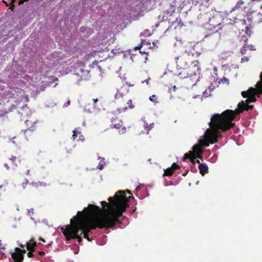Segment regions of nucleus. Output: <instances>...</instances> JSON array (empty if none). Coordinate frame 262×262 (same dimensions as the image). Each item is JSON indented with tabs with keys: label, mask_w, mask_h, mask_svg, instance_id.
Here are the masks:
<instances>
[{
	"label": "nucleus",
	"mask_w": 262,
	"mask_h": 262,
	"mask_svg": "<svg viewBox=\"0 0 262 262\" xmlns=\"http://www.w3.org/2000/svg\"><path fill=\"white\" fill-rule=\"evenodd\" d=\"M111 205L109 206V210H105V213L101 216H99L101 212L100 208L97 206L90 204L88 208L83 210L86 215H92L95 217L94 219L82 218L83 213L78 211V221L74 222V220L76 219V217L71 220L72 224L68 228L63 231V233L67 240L71 238H76L78 242L80 243L82 241L81 237L78 235L79 230H82L80 234H83V237L88 241L91 239L89 238L88 233L91 230L95 229L96 227L100 228H112L116 222H120V217H124L122 213L126 210L127 203L128 201L127 197L121 194L118 195L116 194L115 198L110 197L108 199Z\"/></svg>",
	"instance_id": "f257e3e1"
},
{
	"label": "nucleus",
	"mask_w": 262,
	"mask_h": 262,
	"mask_svg": "<svg viewBox=\"0 0 262 262\" xmlns=\"http://www.w3.org/2000/svg\"><path fill=\"white\" fill-rule=\"evenodd\" d=\"M249 103H245L244 101H242L238 104L237 108L234 111L231 110H227L223 112L221 115H217L216 118H217V121H221L223 123H225L226 124V129L231 128L233 127L235 123H232L235 118L236 115L242 113L244 110L249 111L253 108V105H250ZM225 125V124H224Z\"/></svg>",
	"instance_id": "f03ea898"
},
{
	"label": "nucleus",
	"mask_w": 262,
	"mask_h": 262,
	"mask_svg": "<svg viewBox=\"0 0 262 262\" xmlns=\"http://www.w3.org/2000/svg\"><path fill=\"white\" fill-rule=\"evenodd\" d=\"M217 115L220 114H215L212 117L211 121L209 122V125L211 129H207L205 137L211 144H213L217 142L218 138L219 136H221L220 130L223 132L230 129H226V124L224 125V123H222L221 121H217L218 119L216 118Z\"/></svg>",
	"instance_id": "7ed1b4c3"
},
{
	"label": "nucleus",
	"mask_w": 262,
	"mask_h": 262,
	"mask_svg": "<svg viewBox=\"0 0 262 262\" xmlns=\"http://www.w3.org/2000/svg\"><path fill=\"white\" fill-rule=\"evenodd\" d=\"M200 68L198 61H191L189 64L187 62L181 67V79H188L194 85L199 79Z\"/></svg>",
	"instance_id": "20e7f679"
},
{
	"label": "nucleus",
	"mask_w": 262,
	"mask_h": 262,
	"mask_svg": "<svg viewBox=\"0 0 262 262\" xmlns=\"http://www.w3.org/2000/svg\"><path fill=\"white\" fill-rule=\"evenodd\" d=\"M222 21V17L220 15H214L212 17L210 18L206 25V28L212 32H217L219 30L222 28L221 27Z\"/></svg>",
	"instance_id": "39448f33"
},
{
	"label": "nucleus",
	"mask_w": 262,
	"mask_h": 262,
	"mask_svg": "<svg viewBox=\"0 0 262 262\" xmlns=\"http://www.w3.org/2000/svg\"><path fill=\"white\" fill-rule=\"evenodd\" d=\"M260 82V81L258 82L256 85V89L253 88H250L247 91H243L242 92V95L244 98H247L246 100L247 103H250L256 101V99L255 98V95L260 94L262 93H259L258 90V84Z\"/></svg>",
	"instance_id": "423d86ee"
},
{
	"label": "nucleus",
	"mask_w": 262,
	"mask_h": 262,
	"mask_svg": "<svg viewBox=\"0 0 262 262\" xmlns=\"http://www.w3.org/2000/svg\"><path fill=\"white\" fill-rule=\"evenodd\" d=\"M202 153V150L201 146L199 145H195L193 146V151L185 154L184 159H190L193 161L196 158H199L202 160V157L201 154Z\"/></svg>",
	"instance_id": "0eeeda50"
},
{
	"label": "nucleus",
	"mask_w": 262,
	"mask_h": 262,
	"mask_svg": "<svg viewBox=\"0 0 262 262\" xmlns=\"http://www.w3.org/2000/svg\"><path fill=\"white\" fill-rule=\"evenodd\" d=\"M250 32L251 31L250 30L249 27L246 26L245 28V31H244L243 29L242 32H241L239 33V35L238 36L239 41L241 42H243L244 44H247L248 39L250 36Z\"/></svg>",
	"instance_id": "6e6552de"
},
{
	"label": "nucleus",
	"mask_w": 262,
	"mask_h": 262,
	"mask_svg": "<svg viewBox=\"0 0 262 262\" xmlns=\"http://www.w3.org/2000/svg\"><path fill=\"white\" fill-rule=\"evenodd\" d=\"M21 250L17 247L15 248V252L12 254V257L15 262H21L24 259V255L21 254Z\"/></svg>",
	"instance_id": "1a4fd4ad"
},
{
	"label": "nucleus",
	"mask_w": 262,
	"mask_h": 262,
	"mask_svg": "<svg viewBox=\"0 0 262 262\" xmlns=\"http://www.w3.org/2000/svg\"><path fill=\"white\" fill-rule=\"evenodd\" d=\"M179 168V166L176 163H173L171 165V167H169L166 169L164 170V176H171L174 170Z\"/></svg>",
	"instance_id": "9d476101"
},
{
	"label": "nucleus",
	"mask_w": 262,
	"mask_h": 262,
	"mask_svg": "<svg viewBox=\"0 0 262 262\" xmlns=\"http://www.w3.org/2000/svg\"><path fill=\"white\" fill-rule=\"evenodd\" d=\"M200 173L204 176L208 172V167L207 165L204 164H200L198 166Z\"/></svg>",
	"instance_id": "9b49d317"
},
{
	"label": "nucleus",
	"mask_w": 262,
	"mask_h": 262,
	"mask_svg": "<svg viewBox=\"0 0 262 262\" xmlns=\"http://www.w3.org/2000/svg\"><path fill=\"white\" fill-rule=\"evenodd\" d=\"M209 143L210 142H209L206 137L204 139L200 141V144L202 146H209Z\"/></svg>",
	"instance_id": "f8f14e48"
},
{
	"label": "nucleus",
	"mask_w": 262,
	"mask_h": 262,
	"mask_svg": "<svg viewBox=\"0 0 262 262\" xmlns=\"http://www.w3.org/2000/svg\"><path fill=\"white\" fill-rule=\"evenodd\" d=\"M36 243H28L27 244V248L28 250L32 251V250L34 248L35 246H36Z\"/></svg>",
	"instance_id": "ddd939ff"
},
{
	"label": "nucleus",
	"mask_w": 262,
	"mask_h": 262,
	"mask_svg": "<svg viewBox=\"0 0 262 262\" xmlns=\"http://www.w3.org/2000/svg\"><path fill=\"white\" fill-rule=\"evenodd\" d=\"M247 44L244 43L243 46V47L241 48L240 52L241 53L242 55H244L246 54L247 51Z\"/></svg>",
	"instance_id": "4468645a"
},
{
	"label": "nucleus",
	"mask_w": 262,
	"mask_h": 262,
	"mask_svg": "<svg viewBox=\"0 0 262 262\" xmlns=\"http://www.w3.org/2000/svg\"><path fill=\"white\" fill-rule=\"evenodd\" d=\"M260 82L258 84V90L259 93H262V72L260 74Z\"/></svg>",
	"instance_id": "2eb2a0df"
},
{
	"label": "nucleus",
	"mask_w": 262,
	"mask_h": 262,
	"mask_svg": "<svg viewBox=\"0 0 262 262\" xmlns=\"http://www.w3.org/2000/svg\"><path fill=\"white\" fill-rule=\"evenodd\" d=\"M244 2L241 0L238 1L234 7V8L236 9L240 8L241 6H242L244 4Z\"/></svg>",
	"instance_id": "dca6fc26"
},
{
	"label": "nucleus",
	"mask_w": 262,
	"mask_h": 262,
	"mask_svg": "<svg viewBox=\"0 0 262 262\" xmlns=\"http://www.w3.org/2000/svg\"><path fill=\"white\" fill-rule=\"evenodd\" d=\"M46 86L45 85L40 86L39 88H37L36 90L37 93H39L40 91H43L45 90Z\"/></svg>",
	"instance_id": "f3484780"
},
{
	"label": "nucleus",
	"mask_w": 262,
	"mask_h": 262,
	"mask_svg": "<svg viewBox=\"0 0 262 262\" xmlns=\"http://www.w3.org/2000/svg\"><path fill=\"white\" fill-rule=\"evenodd\" d=\"M123 94L120 93V92L118 91L115 95V98L119 99L120 98H122L123 97Z\"/></svg>",
	"instance_id": "a211bd4d"
},
{
	"label": "nucleus",
	"mask_w": 262,
	"mask_h": 262,
	"mask_svg": "<svg viewBox=\"0 0 262 262\" xmlns=\"http://www.w3.org/2000/svg\"><path fill=\"white\" fill-rule=\"evenodd\" d=\"M156 99H157V98H156V96L155 95H152L149 98V100L151 101H152V102H154L155 103H157V101L156 100Z\"/></svg>",
	"instance_id": "6ab92c4d"
},
{
	"label": "nucleus",
	"mask_w": 262,
	"mask_h": 262,
	"mask_svg": "<svg viewBox=\"0 0 262 262\" xmlns=\"http://www.w3.org/2000/svg\"><path fill=\"white\" fill-rule=\"evenodd\" d=\"M127 104H128V106L130 108H133L134 107V105L132 104V101L131 99H129L128 101Z\"/></svg>",
	"instance_id": "aec40b11"
},
{
	"label": "nucleus",
	"mask_w": 262,
	"mask_h": 262,
	"mask_svg": "<svg viewBox=\"0 0 262 262\" xmlns=\"http://www.w3.org/2000/svg\"><path fill=\"white\" fill-rule=\"evenodd\" d=\"M247 48H248L250 50H255L254 47L252 45H247Z\"/></svg>",
	"instance_id": "412c9836"
},
{
	"label": "nucleus",
	"mask_w": 262,
	"mask_h": 262,
	"mask_svg": "<svg viewBox=\"0 0 262 262\" xmlns=\"http://www.w3.org/2000/svg\"><path fill=\"white\" fill-rule=\"evenodd\" d=\"M121 126V125L119 123L118 124H115L113 125V127L116 128H120V127Z\"/></svg>",
	"instance_id": "4be33fe9"
},
{
	"label": "nucleus",
	"mask_w": 262,
	"mask_h": 262,
	"mask_svg": "<svg viewBox=\"0 0 262 262\" xmlns=\"http://www.w3.org/2000/svg\"><path fill=\"white\" fill-rule=\"evenodd\" d=\"M239 21L243 25H245L246 24V21L245 19H240Z\"/></svg>",
	"instance_id": "5701e85b"
},
{
	"label": "nucleus",
	"mask_w": 262,
	"mask_h": 262,
	"mask_svg": "<svg viewBox=\"0 0 262 262\" xmlns=\"http://www.w3.org/2000/svg\"><path fill=\"white\" fill-rule=\"evenodd\" d=\"M27 254L29 257H32L33 256V252L31 251H30Z\"/></svg>",
	"instance_id": "b1692460"
},
{
	"label": "nucleus",
	"mask_w": 262,
	"mask_h": 262,
	"mask_svg": "<svg viewBox=\"0 0 262 262\" xmlns=\"http://www.w3.org/2000/svg\"><path fill=\"white\" fill-rule=\"evenodd\" d=\"M16 159V157H14V156H12L10 159V161H12V163H14L15 161V160Z\"/></svg>",
	"instance_id": "393cba45"
},
{
	"label": "nucleus",
	"mask_w": 262,
	"mask_h": 262,
	"mask_svg": "<svg viewBox=\"0 0 262 262\" xmlns=\"http://www.w3.org/2000/svg\"><path fill=\"white\" fill-rule=\"evenodd\" d=\"M176 89V86L174 85L172 88L169 89V92L171 93L172 91H174Z\"/></svg>",
	"instance_id": "a878e982"
},
{
	"label": "nucleus",
	"mask_w": 262,
	"mask_h": 262,
	"mask_svg": "<svg viewBox=\"0 0 262 262\" xmlns=\"http://www.w3.org/2000/svg\"><path fill=\"white\" fill-rule=\"evenodd\" d=\"M73 132V137L74 139H75V137H77V132L76 130H74Z\"/></svg>",
	"instance_id": "bb28decb"
},
{
	"label": "nucleus",
	"mask_w": 262,
	"mask_h": 262,
	"mask_svg": "<svg viewBox=\"0 0 262 262\" xmlns=\"http://www.w3.org/2000/svg\"><path fill=\"white\" fill-rule=\"evenodd\" d=\"M70 103H71V101L70 100H68L64 104V106L65 107H67L68 105H69L70 104Z\"/></svg>",
	"instance_id": "cd10ccee"
},
{
	"label": "nucleus",
	"mask_w": 262,
	"mask_h": 262,
	"mask_svg": "<svg viewBox=\"0 0 262 262\" xmlns=\"http://www.w3.org/2000/svg\"><path fill=\"white\" fill-rule=\"evenodd\" d=\"M101 203L102 205H103V206H108V204L104 201L101 202Z\"/></svg>",
	"instance_id": "c85d7f7f"
},
{
	"label": "nucleus",
	"mask_w": 262,
	"mask_h": 262,
	"mask_svg": "<svg viewBox=\"0 0 262 262\" xmlns=\"http://www.w3.org/2000/svg\"><path fill=\"white\" fill-rule=\"evenodd\" d=\"M203 94L204 97H208L209 95H210L211 94H208L207 91H205L203 92Z\"/></svg>",
	"instance_id": "c756f323"
},
{
	"label": "nucleus",
	"mask_w": 262,
	"mask_h": 262,
	"mask_svg": "<svg viewBox=\"0 0 262 262\" xmlns=\"http://www.w3.org/2000/svg\"><path fill=\"white\" fill-rule=\"evenodd\" d=\"M15 1L16 0H11V2L12 6H11L10 9H12L14 7L13 4L15 2Z\"/></svg>",
	"instance_id": "7c9ffc66"
},
{
	"label": "nucleus",
	"mask_w": 262,
	"mask_h": 262,
	"mask_svg": "<svg viewBox=\"0 0 262 262\" xmlns=\"http://www.w3.org/2000/svg\"><path fill=\"white\" fill-rule=\"evenodd\" d=\"M28 183V181L27 180H26L25 182L23 183V186L24 188H25V186L27 185Z\"/></svg>",
	"instance_id": "2f4dec72"
},
{
	"label": "nucleus",
	"mask_w": 262,
	"mask_h": 262,
	"mask_svg": "<svg viewBox=\"0 0 262 262\" xmlns=\"http://www.w3.org/2000/svg\"><path fill=\"white\" fill-rule=\"evenodd\" d=\"M228 79H227L225 77H224L222 79V81L223 82H228Z\"/></svg>",
	"instance_id": "473e14b6"
},
{
	"label": "nucleus",
	"mask_w": 262,
	"mask_h": 262,
	"mask_svg": "<svg viewBox=\"0 0 262 262\" xmlns=\"http://www.w3.org/2000/svg\"><path fill=\"white\" fill-rule=\"evenodd\" d=\"M28 213L31 215V214H33L34 213V211H33V209H31L30 210H28Z\"/></svg>",
	"instance_id": "72a5a7b5"
},
{
	"label": "nucleus",
	"mask_w": 262,
	"mask_h": 262,
	"mask_svg": "<svg viewBox=\"0 0 262 262\" xmlns=\"http://www.w3.org/2000/svg\"><path fill=\"white\" fill-rule=\"evenodd\" d=\"M191 160V161H192V162H193V163L196 162V163H198V164H201L199 160H196V161H195V159L194 161H193V160Z\"/></svg>",
	"instance_id": "f704fd0d"
},
{
	"label": "nucleus",
	"mask_w": 262,
	"mask_h": 262,
	"mask_svg": "<svg viewBox=\"0 0 262 262\" xmlns=\"http://www.w3.org/2000/svg\"><path fill=\"white\" fill-rule=\"evenodd\" d=\"M103 167H104L103 165L99 164L98 167V168H99L101 170V169H102L103 168Z\"/></svg>",
	"instance_id": "c9c22d12"
},
{
	"label": "nucleus",
	"mask_w": 262,
	"mask_h": 262,
	"mask_svg": "<svg viewBox=\"0 0 262 262\" xmlns=\"http://www.w3.org/2000/svg\"><path fill=\"white\" fill-rule=\"evenodd\" d=\"M141 47H142V45H140V46H137V47H135V50H139V49H140V48H141Z\"/></svg>",
	"instance_id": "e433bc0d"
},
{
	"label": "nucleus",
	"mask_w": 262,
	"mask_h": 262,
	"mask_svg": "<svg viewBox=\"0 0 262 262\" xmlns=\"http://www.w3.org/2000/svg\"><path fill=\"white\" fill-rule=\"evenodd\" d=\"M150 80V78H148L147 79L145 80L144 81L142 82H145L147 84L149 83V80Z\"/></svg>",
	"instance_id": "4c0bfd02"
},
{
	"label": "nucleus",
	"mask_w": 262,
	"mask_h": 262,
	"mask_svg": "<svg viewBox=\"0 0 262 262\" xmlns=\"http://www.w3.org/2000/svg\"><path fill=\"white\" fill-rule=\"evenodd\" d=\"M144 126L145 128H147L148 127L149 125H148V124L147 123L145 122L144 123Z\"/></svg>",
	"instance_id": "58836bf2"
},
{
	"label": "nucleus",
	"mask_w": 262,
	"mask_h": 262,
	"mask_svg": "<svg viewBox=\"0 0 262 262\" xmlns=\"http://www.w3.org/2000/svg\"><path fill=\"white\" fill-rule=\"evenodd\" d=\"M154 123H150L149 126L150 127V128H152L153 127Z\"/></svg>",
	"instance_id": "ea45409f"
},
{
	"label": "nucleus",
	"mask_w": 262,
	"mask_h": 262,
	"mask_svg": "<svg viewBox=\"0 0 262 262\" xmlns=\"http://www.w3.org/2000/svg\"><path fill=\"white\" fill-rule=\"evenodd\" d=\"M93 101H94V102L95 103L98 101V99H94Z\"/></svg>",
	"instance_id": "a19ab883"
},
{
	"label": "nucleus",
	"mask_w": 262,
	"mask_h": 262,
	"mask_svg": "<svg viewBox=\"0 0 262 262\" xmlns=\"http://www.w3.org/2000/svg\"><path fill=\"white\" fill-rule=\"evenodd\" d=\"M5 166L7 168V169H8L9 168L7 164H5Z\"/></svg>",
	"instance_id": "79ce46f5"
},
{
	"label": "nucleus",
	"mask_w": 262,
	"mask_h": 262,
	"mask_svg": "<svg viewBox=\"0 0 262 262\" xmlns=\"http://www.w3.org/2000/svg\"><path fill=\"white\" fill-rule=\"evenodd\" d=\"M2 2H3V3L5 4L7 6H8V5L6 1H2Z\"/></svg>",
	"instance_id": "37998d69"
},
{
	"label": "nucleus",
	"mask_w": 262,
	"mask_h": 262,
	"mask_svg": "<svg viewBox=\"0 0 262 262\" xmlns=\"http://www.w3.org/2000/svg\"><path fill=\"white\" fill-rule=\"evenodd\" d=\"M44 254H45V253L43 252H39V254L40 255H43Z\"/></svg>",
	"instance_id": "c03bdc74"
},
{
	"label": "nucleus",
	"mask_w": 262,
	"mask_h": 262,
	"mask_svg": "<svg viewBox=\"0 0 262 262\" xmlns=\"http://www.w3.org/2000/svg\"><path fill=\"white\" fill-rule=\"evenodd\" d=\"M23 2L22 1H20L19 2H18V5H20V4H23Z\"/></svg>",
	"instance_id": "a18cd8bd"
},
{
	"label": "nucleus",
	"mask_w": 262,
	"mask_h": 262,
	"mask_svg": "<svg viewBox=\"0 0 262 262\" xmlns=\"http://www.w3.org/2000/svg\"><path fill=\"white\" fill-rule=\"evenodd\" d=\"M21 252H22V253H21V254H24V253H26V250H24L23 251V250H21Z\"/></svg>",
	"instance_id": "49530a36"
},
{
	"label": "nucleus",
	"mask_w": 262,
	"mask_h": 262,
	"mask_svg": "<svg viewBox=\"0 0 262 262\" xmlns=\"http://www.w3.org/2000/svg\"><path fill=\"white\" fill-rule=\"evenodd\" d=\"M126 110H127V107H124V108H123V110L124 111H125Z\"/></svg>",
	"instance_id": "de8ad7c7"
},
{
	"label": "nucleus",
	"mask_w": 262,
	"mask_h": 262,
	"mask_svg": "<svg viewBox=\"0 0 262 262\" xmlns=\"http://www.w3.org/2000/svg\"><path fill=\"white\" fill-rule=\"evenodd\" d=\"M123 191H121V190H120V191H119L118 193H123Z\"/></svg>",
	"instance_id": "09e8293b"
},
{
	"label": "nucleus",
	"mask_w": 262,
	"mask_h": 262,
	"mask_svg": "<svg viewBox=\"0 0 262 262\" xmlns=\"http://www.w3.org/2000/svg\"><path fill=\"white\" fill-rule=\"evenodd\" d=\"M28 122H29V121L28 120H26V122H25V123L28 124Z\"/></svg>",
	"instance_id": "8fccbe9b"
},
{
	"label": "nucleus",
	"mask_w": 262,
	"mask_h": 262,
	"mask_svg": "<svg viewBox=\"0 0 262 262\" xmlns=\"http://www.w3.org/2000/svg\"><path fill=\"white\" fill-rule=\"evenodd\" d=\"M140 52H141V53H142V54H143V53H144V54H146V53L145 52H141V51H140Z\"/></svg>",
	"instance_id": "3c124183"
},
{
	"label": "nucleus",
	"mask_w": 262,
	"mask_h": 262,
	"mask_svg": "<svg viewBox=\"0 0 262 262\" xmlns=\"http://www.w3.org/2000/svg\"><path fill=\"white\" fill-rule=\"evenodd\" d=\"M176 60L177 61V60H179V57H176Z\"/></svg>",
	"instance_id": "603ef678"
},
{
	"label": "nucleus",
	"mask_w": 262,
	"mask_h": 262,
	"mask_svg": "<svg viewBox=\"0 0 262 262\" xmlns=\"http://www.w3.org/2000/svg\"><path fill=\"white\" fill-rule=\"evenodd\" d=\"M29 170H28L27 171V174H29Z\"/></svg>",
	"instance_id": "864d4df0"
},
{
	"label": "nucleus",
	"mask_w": 262,
	"mask_h": 262,
	"mask_svg": "<svg viewBox=\"0 0 262 262\" xmlns=\"http://www.w3.org/2000/svg\"><path fill=\"white\" fill-rule=\"evenodd\" d=\"M260 8L262 9V5L261 6ZM261 15L262 16V14H261ZM261 18H262V17H261Z\"/></svg>",
	"instance_id": "5fc2aeb1"
},
{
	"label": "nucleus",
	"mask_w": 262,
	"mask_h": 262,
	"mask_svg": "<svg viewBox=\"0 0 262 262\" xmlns=\"http://www.w3.org/2000/svg\"><path fill=\"white\" fill-rule=\"evenodd\" d=\"M183 176H185L186 173L182 174Z\"/></svg>",
	"instance_id": "6e6d98bb"
}]
</instances>
